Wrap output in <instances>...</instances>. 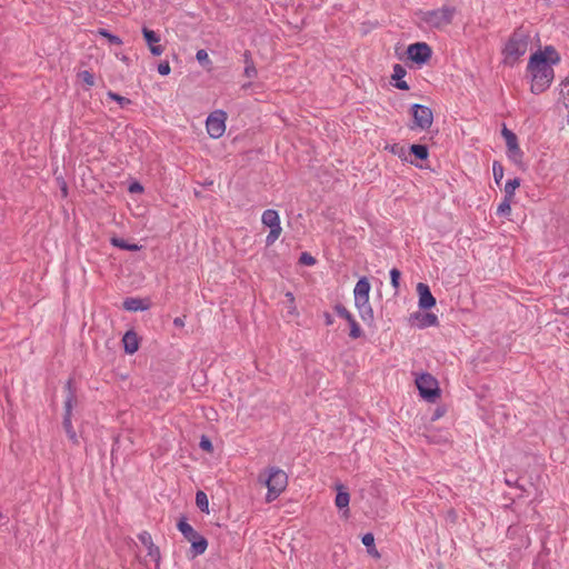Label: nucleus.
<instances>
[{
    "mask_svg": "<svg viewBox=\"0 0 569 569\" xmlns=\"http://www.w3.org/2000/svg\"><path fill=\"white\" fill-rule=\"evenodd\" d=\"M560 62V56L552 46L536 51L529 58L527 73L530 78V91L540 94L546 91L553 78V66Z\"/></svg>",
    "mask_w": 569,
    "mask_h": 569,
    "instance_id": "nucleus-1",
    "label": "nucleus"
},
{
    "mask_svg": "<svg viewBox=\"0 0 569 569\" xmlns=\"http://www.w3.org/2000/svg\"><path fill=\"white\" fill-rule=\"evenodd\" d=\"M258 481L268 489L266 501L272 502L286 490L288 476L282 469L271 467L259 475Z\"/></svg>",
    "mask_w": 569,
    "mask_h": 569,
    "instance_id": "nucleus-2",
    "label": "nucleus"
},
{
    "mask_svg": "<svg viewBox=\"0 0 569 569\" xmlns=\"http://www.w3.org/2000/svg\"><path fill=\"white\" fill-rule=\"evenodd\" d=\"M529 37L522 31H515L502 50L503 63L515 66L528 51Z\"/></svg>",
    "mask_w": 569,
    "mask_h": 569,
    "instance_id": "nucleus-3",
    "label": "nucleus"
},
{
    "mask_svg": "<svg viewBox=\"0 0 569 569\" xmlns=\"http://www.w3.org/2000/svg\"><path fill=\"white\" fill-rule=\"evenodd\" d=\"M370 290L371 284L366 277L360 278L353 289L355 307L362 321L368 323L373 321V310L369 301Z\"/></svg>",
    "mask_w": 569,
    "mask_h": 569,
    "instance_id": "nucleus-4",
    "label": "nucleus"
},
{
    "mask_svg": "<svg viewBox=\"0 0 569 569\" xmlns=\"http://www.w3.org/2000/svg\"><path fill=\"white\" fill-rule=\"evenodd\" d=\"M455 14V7L442 6L441 8L423 12L421 19L431 28L443 29L452 22Z\"/></svg>",
    "mask_w": 569,
    "mask_h": 569,
    "instance_id": "nucleus-5",
    "label": "nucleus"
},
{
    "mask_svg": "<svg viewBox=\"0 0 569 569\" xmlns=\"http://www.w3.org/2000/svg\"><path fill=\"white\" fill-rule=\"evenodd\" d=\"M178 529L183 537L191 543L194 556L204 553L208 547V541L204 537L198 533L187 521L180 520Z\"/></svg>",
    "mask_w": 569,
    "mask_h": 569,
    "instance_id": "nucleus-6",
    "label": "nucleus"
},
{
    "mask_svg": "<svg viewBox=\"0 0 569 569\" xmlns=\"http://www.w3.org/2000/svg\"><path fill=\"white\" fill-rule=\"evenodd\" d=\"M416 386L420 396L430 402H435L436 399L440 396L438 381L429 373L419 375L416 378Z\"/></svg>",
    "mask_w": 569,
    "mask_h": 569,
    "instance_id": "nucleus-7",
    "label": "nucleus"
},
{
    "mask_svg": "<svg viewBox=\"0 0 569 569\" xmlns=\"http://www.w3.org/2000/svg\"><path fill=\"white\" fill-rule=\"evenodd\" d=\"M261 222L266 227L270 228V231L266 238V242L267 246H271L279 239L282 232L278 211L273 209L264 210L261 216Z\"/></svg>",
    "mask_w": 569,
    "mask_h": 569,
    "instance_id": "nucleus-8",
    "label": "nucleus"
},
{
    "mask_svg": "<svg viewBox=\"0 0 569 569\" xmlns=\"http://www.w3.org/2000/svg\"><path fill=\"white\" fill-rule=\"evenodd\" d=\"M411 116L413 118V129L418 128L420 130H427L432 126L433 113L431 109L427 106L419 103L412 104Z\"/></svg>",
    "mask_w": 569,
    "mask_h": 569,
    "instance_id": "nucleus-9",
    "label": "nucleus"
},
{
    "mask_svg": "<svg viewBox=\"0 0 569 569\" xmlns=\"http://www.w3.org/2000/svg\"><path fill=\"white\" fill-rule=\"evenodd\" d=\"M227 114L224 111L217 110L209 114L206 121L208 134L213 139H219L226 131Z\"/></svg>",
    "mask_w": 569,
    "mask_h": 569,
    "instance_id": "nucleus-10",
    "label": "nucleus"
},
{
    "mask_svg": "<svg viewBox=\"0 0 569 569\" xmlns=\"http://www.w3.org/2000/svg\"><path fill=\"white\" fill-rule=\"evenodd\" d=\"M502 137L507 144V156L516 164H521L523 159V152L519 147L517 136L506 127H503Z\"/></svg>",
    "mask_w": 569,
    "mask_h": 569,
    "instance_id": "nucleus-11",
    "label": "nucleus"
},
{
    "mask_svg": "<svg viewBox=\"0 0 569 569\" xmlns=\"http://www.w3.org/2000/svg\"><path fill=\"white\" fill-rule=\"evenodd\" d=\"M431 48L426 42H416L408 47L407 54L416 63H426L431 58Z\"/></svg>",
    "mask_w": 569,
    "mask_h": 569,
    "instance_id": "nucleus-12",
    "label": "nucleus"
},
{
    "mask_svg": "<svg viewBox=\"0 0 569 569\" xmlns=\"http://www.w3.org/2000/svg\"><path fill=\"white\" fill-rule=\"evenodd\" d=\"M409 322L420 329L438 326V317L432 312L417 311L410 315Z\"/></svg>",
    "mask_w": 569,
    "mask_h": 569,
    "instance_id": "nucleus-13",
    "label": "nucleus"
},
{
    "mask_svg": "<svg viewBox=\"0 0 569 569\" xmlns=\"http://www.w3.org/2000/svg\"><path fill=\"white\" fill-rule=\"evenodd\" d=\"M335 310L339 317L343 318L347 321V323H349V326H350L349 336L352 339L360 338L362 336V330L359 327V325L357 323L352 313L345 306H341V305L336 306Z\"/></svg>",
    "mask_w": 569,
    "mask_h": 569,
    "instance_id": "nucleus-14",
    "label": "nucleus"
},
{
    "mask_svg": "<svg viewBox=\"0 0 569 569\" xmlns=\"http://www.w3.org/2000/svg\"><path fill=\"white\" fill-rule=\"evenodd\" d=\"M417 293L419 297L418 305L421 309L428 310L436 306V298L432 296L428 284L419 282L417 284Z\"/></svg>",
    "mask_w": 569,
    "mask_h": 569,
    "instance_id": "nucleus-15",
    "label": "nucleus"
},
{
    "mask_svg": "<svg viewBox=\"0 0 569 569\" xmlns=\"http://www.w3.org/2000/svg\"><path fill=\"white\" fill-rule=\"evenodd\" d=\"M142 34L150 52L156 57L161 56L164 51V48L160 44V36L157 34L153 30L148 29L146 27L142 28Z\"/></svg>",
    "mask_w": 569,
    "mask_h": 569,
    "instance_id": "nucleus-16",
    "label": "nucleus"
},
{
    "mask_svg": "<svg viewBox=\"0 0 569 569\" xmlns=\"http://www.w3.org/2000/svg\"><path fill=\"white\" fill-rule=\"evenodd\" d=\"M139 540L141 541V543L147 548L148 550V556L156 562V563H159L160 562V550L159 548L152 542V538L150 536L149 532L147 531H142L141 533H139L138 536Z\"/></svg>",
    "mask_w": 569,
    "mask_h": 569,
    "instance_id": "nucleus-17",
    "label": "nucleus"
},
{
    "mask_svg": "<svg viewBox=\"0 0 569 569\" xmlns=\"http://www.w3.org/2000/svg\"><path fill=\"white\" fill-rule=\"evenodd\" d=\"M122 343H123L126 353L133 355L139 349L140 339L136 331L129 330L124 333V336L122 338Z\"/></svg>",
    "mask_w": 569,
    "mask_h": 569,
    "instance_id": "nucleus-18",
    "label": "nucleus"
},
{
    "mask_svg": "<svg viewBox=\"0 0 569 569\" xmlns=\"http://www.w3.org/2000/svg\"><path fill=\"white\" fill-rule=\"evenodd\" d=\"M150 303L148 300L140 299V298H127L123 301V308L127 311H144L149 309Z\"/></svg>",
    "mask_w": 569,
    "mask_h": 569,
    "instance_id": "nucleus-19",
    "label": "nucleus"
},
{
    "mask_svg": "<svg viewBox=\"0 0 569 569\" xmlns=\"http://www.w3.org/2000/svg\"><path fill=\"white\" fill-rule=\"evenodd\" d=\"M336 489H337V496H336V499H335V505L337 508L339 509H346V512H348V506H349V502H350V495L349 492L346 490L345 486L343 485H337L336 486Z\"/></svg>",
    "mask_w": 569,
    "mask_h": 569,
    "instance_id": "nucleus-20",
    "label": "nucleus"
},
{
    "mask_svg": "<svg viewBox=\"0 0 569 569\" xmlns=\"http://www.w3.org/2000/svg\"><path fill=\"white\" fill-rule=\"evenodd\" d=\"M407 74L406 69L401 64H395L393 66V72H392V80H396L395 87L400 90H408L409 86L408 83L402 80L405 76Z\"/></svg>",
    "mask_w": 569,
    "mask_h": 569,
    "instance_id": "nucleus-21",
    "label": "nucleus"
},
{
    "mask_svg": "<svg viewBox=\"0 0 569 569\" xmlns=\"http://www.w3.org/2000/svg\"><path fill=\"white\" fill-rule=\"evenodd\" d=\"M284 297L287 299V301H286V308H287L286 317L289 320L297 319L299 317V311H298V308H297V305H296V299H295L293 293L288 291V292H286Z\"/></svg>",
    "mask_w": 569,
    "mask_h": 569,
    "instance_id": "nucleus-22",
    "label": "nucleus"
},
{
    "mask_svg": "<svg viewBox=\"0 0 569 569\" xmlns=\"http://www.w3.org/2000/svg\"><path fill=\"white\" fill-rule=\"evenodd\" d=\"M513 199L510 198H503V200L500 202V204L497 208V214L500 217H510L511 214V203Z\"/></svg>",
    "mask_w": 569,
    "mask_h": 569,
    "instance_id": "nucleus-23",
    "label": "nucleus"
},
{
    "mask_svg": "<svg viewBox=\"0 0 569 569\" xmlns=\"http://www.w3.org/2000/svg\"><path fill=\"white\" fill-rule=\"evenodd\" d=\"M111 243H112V246H114L117 248L129 250V251H138V250H140V246H138L137 243H131L130 244V243H127L123 239L116 238V237H113L111 239Z\"/></svg>",
    "mask_w": 569,
    "mask_h": 569,
    "instance_id": "nucleus-24",
    "label": "nucleus"
},
{
    "mask_svg": "<svg viewBox=\"0 0 569 569\" xmlns=\"http://www.w3.org/2000/svg\"><path fill=\"white\" fill-rule=\"evenodd\" d=\"M244 62H246V67H244V71H243L244 76L250 79L256 78L258 74V71H257V68L249 54L244 56Z\"/></svg>",
    "mask_w": 569,
    "mask_h": 569,
    "instance_id": "nucleus-25",
    "label": "nucleus"
},
{
    "mask_svg": "<svg viewBox=\"0 0 569 569\" xmlns=\"http://www.w3.org/2000/svg\"><path fill=\"white\" fill-rule=\"evenodd\" d=\"M197 507L206 513H209V500L203 491H198L196 495Z\"/></svg>",
    "mask_w": 569,
    "mask_h": 569,
    "instance_id": "nucleus-26",
    "label": "nucleus"
},
{
    "mask_svg": "<svg viewBox=\"0 0 569 569\" xmlns=\"http://www.w3.org/2000/svg\"><path fill=\"white\" fill-rule=\"evenodd\" d=\"M520 186L519 179L508 180L505 184V197L513 199L516 189Z\"/></svg>",
    "mask_w": 569,
    "mask_h": 569,
    "instance_id": "nucleus-27",
    "label": "nucleus"
},
{
    "mask_svg": "<svg viewBox=\"0 0 569 569\" xmlns=\"http://www.w3.org/2000/svg\"><path fill=\"white\" fill-rule=\"evenodd\" d=\"M73 405H74V396L71 390V383L68 382V397L64 401V416L71 417Z\"/></svg>",
    "mask_w": 569,
    "mask_h": 569,
    "instance_id": "nucleus-28",
    "label": "nucleus"
},
{
    "mask_svg": "<svg viewBox=\"0 0 569 569\" xmlns=\"http://www.w3.org/2000/svg\"><path fill=\"white\" fill-rule=\"evenodd\" d=\"M63 428H64L69 439L72 440L73 442H77L78 441L77 433H76V431L73 429L71 417L64 416V418H63Z\"/></svg>",
    "mask_w": 569,
    "mask_h": 569,
    "instance_id": "nucleus-29",
    "label": "nucleus"
},
{
    "mask_svg": "<svg viewBox=\"0 0 569 569\" xmlns=\"http://www.w3.org/2000/svg\"><path fill=\"white\" fill-rule=\"evenodd\" d=\"M411 153H413L417 158L425 160L428 158V149L422 144H412L410 147Z\"/></svg>",
    "mask_w": 569,
    "mask_h": 569,
    "instance_id": "nucleus-30",
    "label": "nucleus"
},
{
    "mask_svg": "<svg viewBox=\"0 0 569 569\" xmlns=\"http://www.w3.org/2000/svg\"><path fill=\"white\" fill-rule=\"evenodd\" d=\"M97 33H98L99 36H101V37L106 38V39H107L110 43H112V44H117V46H121V44H122V40H121L119 37H117V36H114V34L110 33V32H109L108 30H106V29H99V30L97 31Z\"/></svg>",
    "mask_w": 569,
    "mask_h": 569,
    "instance_id": "nucleus-31",
    "label": "nucleus"
},
{
    "mask_svg": "<svg viewBox=\"0 0 569 569\" xmlns=\"http://www.w3.org/2000/svg\"><path fill=\"white\" fill-rule=\"evenodd\" d=\"M492 173L497 184H499L503 178V167L500 162L495 161L492 163Z\"/></svg>",
    "mask_w": 569,
    "mask_h": 569,
    "instance_id": "nucleus-32",
    "label": "nucleus"
},
{
    "mask_svg": "<svg viewBox=\"0 0 569 569\" xmlns=\"http://www.w3.org/2000/svg\"><path fill=\"white\" fill-rule=\"evenodd\" d=\"M78 77L81 79L82 82H84L88 87H93L94 86V77L93 74L88 71V70H83L81 71Z\"/></svg>",
    "mask_w": 569,
    "mask_h": 569,
    "instance_id": "nucleus-33",
    "label": "nucleus"
},
{
    "mask_svg": "<svg viewBox=\"0 0 569 569\" xmlns=\"http://www.w3.org/2000/svg\"><path fill=\"white\" fill-rule=\"evenodd\" d=\"M196 58H197L198 62L201 63L202 66H210L211 64V60L209 58V54H208V52L204 49L198 50L197 53H196Z\"/></svg>",
    "mask_w": 569,
    "mask_h": 569,
    "instance_id": "nucleus-34",
    "label": "nucleus"
},
{
    "mask_svg": "<svg viewBox=\"0 0 569 569\" xmlns=\"http://www.w3.org/2000/svg\"><path fill=\"white\" fill-rule=\"evenodd\" d=\"M107 96H108V98L117 101L121 107H126V106L130 104V102H131L128 98H124V97H122L118 93H114L112 91H109L107 93Z\"/></svg>",
    "mask_w": 569,
    "mask_h": 569,
    "instance_id": "nucleus-35",
    "label": "nucleus"
},
{
    "mask_svg": "<svg viewBox=\"0 0 569 569\" xmlns=\"http://www.w3.org/2000/svg\"><path fill=\"white\" fill-rule=\"evenodd\" d=\"M390 279H391V286L395 289L399 288V280H400V271L396 268L390 270Z\"/></svg>",
    "mask_w": 569,
    "mask_h": 569,
    "instance_id": "nucleus-36",
    "label": "nucleus"
},
{
    "mask_svg": "<svg viewBox=\"0 0 569 569\" xmlns=\"http://www.w3.org/2000/svg\"><path fill=\"white\" fill-rule=\"evenodd\" d=\"M158 71L161 76H167L170 73L171 68L168 61H162L158 66Z\"/></svg>",
    "mask_w": 569,
    "mask_h": 569,
    "instance_id": "nucleus-37",
    "label": "nucleus"
},
{
    "mask_svg": "<svg viewBox=\"0 0 569 569\" xmlns=\"http://www.w3.org/2000/svg\"><path fill=\"white\" fill-rule=\"evenodd\" d=\"M300 262L306 266H313L316 263V259L309 253H302L300 257Z\"/></svg>",
    "mask_w": 569,
    "mask_h": 569,
    "instance_id": "nucleus-38",
    "label": "nucleus"
},
{
    "mask_svg": "<svg viewBox=\"0 0 569 569\" xmlns=\"http://www.w3.org/2000/svg\"><path fill=\"white\" fill-rule=\"evenodd\" d=\"M200 448L203 449L204 451H208V452H211L212 449H213L211 441L208 438H206V437H203L201 439Z\"/></svg>",
    "mask_w": 569,
    "mask_h": 569,
    "instance_id": "nucleus-39",
    "label": "nucleus"
},
{
    "mask_svg": "<svg viewBox=\"0 0 569 569\" xmlns=\"http://www.w3.org/2000/svg\"><path fill=\"white\" fill-rule=\"evenodd\" d=\"M362 543L366 546V547H373L375 545V537L372 533H366L363 537H362Z\"/></svg>",
    "mask_w": 569,
    "mask_h": 569,
    "instance_id": "nucleus-40",
    "label": "nucleus"
},
{
    "mask_svg": "<svg viewBox=\"0 0 569 569\" xmlns=\"http://www.w3.org/2000/svg\"><path fill=\"white\" fill-rule=\"evenodd\" d=\"M129 191H130L131 193H140V192H142V191H143V188H142V186H141L140 183L134 182V183H131V184L129 186Z\"/></svg>",
    "mask_w": 569,
    "mask_h": 569,
    "instance_id": "nucleus-41",
    "label": "nucleus"
},
{
    "mask_svg": "<svg viewBox=\"0 0 569 569\" xmlns=\"http://www.w3.org/2000/svg\"><path fill=\"white\" fill-rule=\"evenodd\" d=\"M390 150H391L392 153H395V154H397L399 157H402L403 153H405L403 147H400L398 144H393Z\"/></svg>",
    "mask_w": 569,
    "mask_h": 569,
    "instance_id": "nucleus-42",
    "label": "nucleus"
},
{
    "mask_svg": "<svg viewBox=\"0 0 569 569\" xmlns=\"http://www.w3.org/2000/svg\"><path fill=\"white\" fill-rule=\"evenodd\" d=\"M173 325L176 327H179V328L184 327V317H177V318H174Z\"/></svg>",
    "mask_w": 569,
    "mask_h": 569,
    "instance_id": "nucleus-43",
    "label": "nucleus"
},
{
    "mask_svg": "<svg viewBox=\"0 0 569 569\" xmlns=\"http://www.w3.org/2000/svg\"><path fill=\"white\" fill-rule=\"evenodd\" d=\"M368 552H369L371 556L376 557V558H379V557H380V555H379V552H378V550L376 549V547H375V546H373V547H369V548H368Z\"/></svg>",
    "mask_w": 569,
    "mask_h": 569,
    "instance_id": "nucleus-44",
    "label": "nucleus"
},
{
    "mask_svg": "<svg viewBox=\"0 0 569 569\" xmlns=\"http://www.w3.org/2000/svg\"><path fill=\"white\" fill-rule=\"evenodd\" d=\"M332 323H333V319H332L331 315L326 313V325L330 326Z\"/></svg>",
    "mask_w": 569,
    "mask_h": 569,
    "instance_id": "nucleus-45",
    "label": "nucleus"
},
{
    "mask_svg": "<svg viewBox=\"0 0 569 569\" xmlns=\"http://www.w3.org/2000/svg\"><path fill=\"white\" fill-rule=\"evenodd\" d=\"M62 193H63L64 196H67V186H66V184L62 187Z\"/></svg>",
    "mask_w": 569,
    "mask_h": 569,
    "instance_id": "nucleus-46",
    "label": "nucleus"
}]
</instances>
